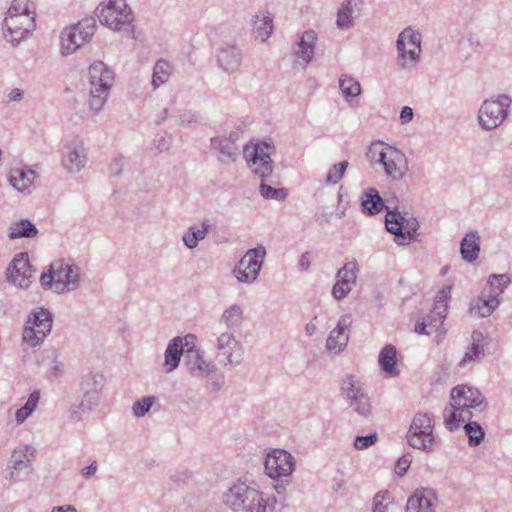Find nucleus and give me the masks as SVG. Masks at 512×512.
Segmentation results:
<instances>
[{
	"mask_svg": "<svg viewBox=\"0 0 512 512\" xmlns=\"http://www.w3.org/2000/svg\"><path fill=\"white\" fill-rule=\"evenodd\" d=\"M97 471V462L93 461L89 466L81 469V475L88 479L92 477Z\"/></svg>",
	"mask_w": 512,
	"mask_h": 512,
	"instance_id": "nucleus-56",
	"label": "nucleus"
},
{
	"mask_svg": "<svg viewBox=\"0 0 512 512\" xmlns=\"http://www.w3.org/2000/svg\"><path fill=\"white\" fill-rule=\"evenodd\" d=\"M435 496L431 490L416 491L406 503V512H435Z\"/></svg>",
	"mask_w": 512,
	"mask_h": 512,
	"instance_id": "nucleus-30",
	"label": "nucleus"
},
{
	"mask_svg": "<svg viewBox=\"0 0 512 512\" xmlns=\"http://www.w3.org/2000/svg\"><path fill=\"white\" fill-rule=\"evenodd\" d=\"M252 32L255 39L266 41L273 30L272 19L269 15H255L252 20Z\"/></svg>",
	"mask_w": 512,
	"mask_h": 512,
	"instance_id": "nucleus-38",
	"label": "nucleus"
},
{
	"mask_svg": "<svg viewBox=\"0 0 512 512\" xmlns=\"http://www.w3.org/2000/svg\"><path fill=\"white\" fill-rule=\"evenodd\" d=\"M265 256L266 249L264 246L249 249L233 270L237 280L244 283H253L259 276Z\"/></svg>",
	"mask_w": 512,
	"mask_h": 512,
	"instance_id": "nucleus-18",
	"label": "nucleus"
},
{
	"mask_svg": "<svg viewBox=\"0 0 512 512\" xmlns=\"http://www.w3.org/2000/svg\"><path fill=\"white\" fill-rule=\"evenodd\" d=\"M472 339L473 343L470 347H468L463 358L459 362V367L461 368H465L468 364L481 359L485 355L484 347L481 344L482 334L480 332L474 331L472 333Z\"/></svg>",
	"mask_w": 512,
	"mask_h": 512,
	"instance_id": "nucleus-36",
	"label": "nucleus"
},
{
	"mask_svg": "<svg viewBox=\"0 0 512 512\" xmlns=\"http://www.w3.org/2000/svg\"><path fill=\"white\" fill-rule=\"evenodd\" d=\"M361 207L364 214L376 215L382 210L386 211V230L395 236L398 245L409 244L415 238L419 223L414 217H406L396 207L385 204L379 192L375 188L367 189L361 198Z\"/></svg>",
	"mask_w": 512,
	"mask_h": 512,
	"instance_id": "nucleus-1",
	"label": "nucleus"
},
{
	"mask_svg": "<svg viewBox=\"0 0 512 512\" xmlns=\"http://www.w3.org/2000/svg\"><path fill=\"white\" fill-rule=\"evenodd\" d=\"M156 402L157 397L155 396H144L135 401L131 408L133 416L136 418L144 417Z\"/></svg>",
	"mask_w": 512,
	"mask_h": 512,
	"instance_id": "nucleus-45",
	"label": "nucleus"
},
{
	"mask_svg": "<svg viewBox=\"0 0 512 512\" xmlns=\"http://www.w3.org/2000/svg\"><path fill=\"white\" fill-rule=\"evenodd\" d=\"M260 194L265 199L284 201L288 197V190L286 188H274L265 183H261Z\"/></svg>",
	"mask_w": 512,
	"mask_h": 512,
	"instance_id": "nucleus-46",
	"label": "nucleus"
},
{
	"mask_svg": "<svg viewBox=\"0 0 512 512\" xmlns=\"http://www.w3.org/2000/svg\"><path fill=\"white\" fill-rule=\"evenodd\" d=\"M391 495L388 490L379 491L373 497L372 512H387Z\"/></svg>",
	"mask_w": 512,
	"mask_h": 512,
	"instance_id": "nucleus-48",
	"label": "nucleus"
},
{
	"mask_svg": "<svg viewBox=\"0 0 512 512\" xmlns=\"http://www.w3.org/2000/svg\"><path fill=\"white\" fill-rule=\"evenodd\" d=\"M425 319L428 322L429 328L431 330H437L443 324L445 318H441L438 320V315L434 314L433 308L430 314Z\"/></svg>",
	"mask_w": 512,
	"mask_h": 512,
	"instance_id": "nucleus-52",
	"label": "nucleus"
},
{
	"mask_svg": "<svg viewBox=\"0 0 512 512\" xmlns=\"http://www.w3.org/2000/svg\"><path fill=\"white\" fill-rule=\"evenodd\" d=\"M90 97L89 108L97 113L104 107L114 82L112 70L102 61H95L89 67Z\"/></svg>",
	"mask_w": 512,
	"mask_h": 512,
	"instance_id": "nucleus-7",
	"label": "nucleus"
},
{
	"mask_svg": "<svg viewBox=\"0 0 512 512\" xmlns=\"http://www.w3.org/2000/svg\"><path fill=\"white\" fill-rule=\"evenodd\" d=\"M222 502L234 512H275L277 500L238 479L223 493Z\"/></svg>",
	"mask_w": 512,
	"mask_h": 512,
	"instance_id": "nucleus-2",
	"label": "nucleus"
},
{
	"mask_svg": "<svg viewBox=\"0 0 512 512\" xmlns=\"http://www.w3.org/2000/svg\"><path fill=\"white\" fill-rule=\"evenodd\" d=\"M486 408L485 398L479 390L466 385L456 386L451 390L449 406L443 412L445 426L454 431L460 423L471 420L472 409L482 412Z\"/></svg>",
	"mask_w": 512,
	"mask_h": 512,
	"instance_id": "nucleus-3",
	"label": "nucleus"
},
{
	"mask_svg": "<svg viewBox=\"0 0 512 512\" xmlns=\"http://www.w3.org/2000/svg\"><path fill=\"white\" fill-rule=\"evenodd\" d=\"M398 65L403 69L416 67L421 53V34L411 28L404 29L398 36Z\"/></svg>",
	"mask_w": 512,
	"mask_h": 512,
	"instance_id": "nucleus-16",
	"label": "nucleus"
},
{
	"mask_svg": "<svg viewBox=\"0 0 512 512\" xmlns=\"http://www.w3.org/2000/svg\"><path fill=\"white\" fill-rule=\"evenodd\" d=\"M212 147L219 152L218 158L223 163H233L236 161L239 148L229 139L216 137L211 139Z\"/></svg>",
	"mask_w": 512,
	"mask_h": 512,
	"instance_id": "nucleus-34",
	"label": "nucleus"
},
{
	"mask_svg": "<svg viewBox=\"0 0 512 512\" xmlns=\"http://www.w3.org/2000/svg\"><path fill=\"white\" fill-rule=\"evenodd\" d=\"M480 253V236L477 231L467 233L460 243V254L467 263L477 260Z\"/></svg>",
	"mask_w": 512,
	"mask_h": 512,
	"instance_id": "nucleus-33",
	"label": "nucleus"
},
{
	"mask_svg": "<svg viewBox=\"0 0 512 512\" xmlns=\"http://www.w3.org/2000/svg\"><path fill=\"white\" fill-rule=\"evenodd\" d=\"M412 459H413V457L410 453H407V454H404L403 456H401L396 462L395 472L399 476H403L407 472L408 468L410 467Z\"/></svg>",
	"mask_w": 512,
	"mask_h": 512,
	"instance_id": "nucleus-51",
	"label": "nucleus"
},
{
	"mask_svg": "<svg viewBox=\"0 0 512 512\" xmlns=\"http://www.w3.org/2000/svg\"><path fill=\"white\" fill-rule=\"evenodd\" d=\"M183 368L191 378L204 382L205 387L211 391H219L225 383L224 374L212 361L205 358L200 349H186Z\"/></svg>",
	"mask_w": 512,
	"mask_h": 512,
	"instance_id": "nucleus-5",
	"label": "nucleus"
},
{
	"mask_svg": "<svg viewBox=\"0 0 512 512\" xmlns=\"http://www.w3.org/2000/svg\"><path fill=\"white\" fill-rule=\"evenodd\" d=\"M317 40L315 31H305L299 41L297 42V49L295 50L296 60L293 63L295 69H305L314 55V45Z\"/></svg>",
	"mask_w": 512,
	"mask_h": 512,
	"instance_id": "nucleus-27",
	"label": "nucleus"
},
{
	"mask_svg": "<svg viewBox=\"0 0 512 512\" xmlns=\"http://www.w3.org/2000/svg\"><path fill=\"white\" fill-rule=\"evenodd\" d=\"M159 65H160V60H158L155 65H154V69H153V75H152V86L154 89H157L159 87V81H160V76H159V72H158V68H159Z\"/></svg>",
	"mask_w": 512,
	"mask_h": 512,
	"instance_id": "nucleus-58",
	"label": "nucleus"
},
{
	"mask_svg": "<svg viewBox=\"0 0 512 512\" xmlns=\"http://www.w3.org/2000/svg\"><path fill=\"white\" fill-rule=\"evenodd\" d=\"M96 23L94 18H85L77 24L64 29L61 32V52L63 55H70L80 48L85 42L90 41Z\"/></svg>",
	"mask_w": 512,
	"mask_h": 512,
	"instance_id": "nucleus-15",
	"label": "nucleus"
},
{
	"mask_svg": "<svg viewBox=\"0 0 512 512\" xmlns=\"http://www.w3.org/2000/svg\"><path fill=\"white\" fill-rule=\"evenodd\" d=\"M367 157L372 163L380 164L384 169L385 175L394 181L401 180L407 172V158L405 154L398 148L384 144L381 141L370 145Z\"/></svg>",
	"mask_w": 512,
	"mask_h": 512,
	"instance_id": "nucleus-6",
	"label": "nucleus"
},
{
	"mask_svg": "<svg viewBox=\"0 0 512 512\" xmlns=\"http://www.w3.org/2000/svg\"><path fill=\"white\" fill-rule=\"evenodd\" d=\"M512 100L506 94L486 99L478 111V123L483 130L491 131L499 127L508 117Z\"/></svg>",
	"mask_w": 512,
	"mask_h": 512,
	"instance_id": "nucleus-10",
	"label": "nucleus"
},
{
	"mask_svg": "<svg viewBox=\"0 0 512 512\" xmlns=\"http://www.w3.org/2000/svg\"><path fill=\"white\" fill-rule=\"evenodd\" d=\"M123 167V158H116L109 166V172L113 176H117L121 173Z\"/></svg>",
	"mask_w": 512,
	"mask_h": 512,
	"instance_id": "nucleus-53",
	"label": "nucleus"
},
{
	"mask_svg": "<svg viewBox=\"0 0 512 512\" xmlns=\"http://www.w3.org/2000/svg\"><path fill=\"white\" fill-rule=\"evenodd\" d=\"M465 422L464 430L468 437V443L471 447H476L484 439V430L478 422L470 420H466Z\"/></svg>",
	"mask_w": 512,
	"mask_h": 512,
	"instance_id": "nucleus-42",
	"label": "nucleus"
},
{
	"mask_svg": "<svg viewBox=\"0 0 512 512\" xmlns=\"http://www.w3.org/2000/svg\"><path fill=\"white\" fill-rule=\"evenodd\" d=\"M351 324L352 318L350 315L340 317L336 327L330 332L326 341V348L329 351L339 352L346 347L349 339L346 331Z\"/></svg>",
	"mask_w": 512,
	"mask_h": 512,
	"instance_id": "nucleus-28",
	"label": "nucleus"
},
{
	"mask_svg": "<svg viewBox=\"0 0 512 512\" xmlns=\"http://www.w3.org/2000/svg\"><path fill=\"white\" fill-rule=\"evenodd\" d=\"M340 393L349 408L361 417L372 414L371 399L362 380L353 374H346L340 383Z\"/></svg>",
	"mask_w": 512,
	"mask_h": 512,
	"instance_id": "nucleus-9",
	"label": "nucleus"
},
{
	"mask_svg": "<svg viewBox=\"0 0 512 512\" xmlns=\"http://www.w3.org/2000/svg\"><path fill=\"white\" fill-rule=\"evenodd\" d=\"M100 23L112 30L121 31L133 21L131 8L125 0H107L101 2L95 11Z\"/></svg>",
	"mask_w": 512,
	"mask_h": 512,
	"instance_id": "nucleus-11",
	"label": "nucleus"
},
{
	"mask_svg": "<svg viewBox=\"0 0 512 512\" xmlns=\"http://www.w3.org/2000/svg\"><path fill=\"white\" fill-rule=\"evenodd\" d=\"M378 364L387 377H396L399 375L397 368V350L392 344L385 345L378 357Z\"/></svg>",
	"mask_w": 512,
	"mask_h": 512,
	"instance_id": "nucleus-32",
	"label": "nucleus"
},
{
	"mask_svg": "<svg viewBox=\"0 0 512 512\" xmlns=\"http://www.w3.org/2000/svg\"><path fill=\"white\" fill-rule=\"evenodd\" d=\"M52 323L53 316L49 310L40 308L32 312L23 329V341L31 347L39 345L51 332Z\"/></svg>",
	"mask_w": 512,
	"mask_h": 512,
	"instance_id": "nucleus-14",
	"label": "nucleus"
},
{
	"mask_svg": "<svg viewBox=\"0 0 512 512\" xmlns=\"http://www.w3.org/2000/svg\"><path fill=\"white\" fill-rule=\"evenodd\" d=\"M273 146L266 142H260L253 146H245L243 149L246 158L253 173L262 180L272 174L273 161L271 159V151Z\"/></svg>",
	"mask_w": 512,
	"mask_h": 512,
	"instance_id": "nucleus-17",
	"label": "nucleus"
},
{
	"mask_svg": "<svg viewBox=\"0 0 512 512\" xmlns=\"http://www.w3.org/2000/svg\"><path fill=\"white\" fill-rule=\"evenodd\" d=\"M40 400V393L39 391H33L24 406L17 409L15 412V421L17 425L23 424L36 410L38 403Z\"/></svg>",
	"mask_w": 512,
	"mask_h": 512,
	"instance_id": "nucleus-41",
	"label": "nucleus"
},
{
	"mask_svg": "<svg viewBox=\"0 0 512 512\" xmlns=\"http://www.w3.org/2000/svg\"><path fill=\"white\" fill-rule=\"evenodd\" d=\"M35 448L31 445H23L15 448L8 462V473L6 479L13 482L24 480L32 473V461Z\"/></svg>",
	"mask_w": 512,
	"mask_h": 512,
	"instance_id": "nucleus-19",
	"label": "nucleus"
},
{
	"mask_svg": "<svg viewBox=\"0 0 512 512\" xmlns=\"http://www.w3.org/2000/svg\"><path fill=\"white\" fill-rule=\"evenodd\" d=\"M33 4L29 0H13L3 24V35L12 45H18L34 29Z\"/></svg>",
	"mask_w": 512,
	"mask_h": 512,
	"instance_id": "nucleus-4",
	"label": "nucleus"
},
{
	"mask_svg": "<svg viewBox=\"0 0 512 512\" xmlns=\"http://www.w3.org/2000/svg\"><path fill=\"white\" fill-rule=\"evenodd\" d=\"M174 71V67L167 61L162 60V84L165 82L163 76H170Z\"/></svg>",
	"mask_w": 512,
	"mask_h": 512,
	"instance_id": "nucleus-60",
	"label": "nucleus"
},
{
	"mask_svg": "<svg viewBox=\"0 0 512 512\" xmlns=\"http://www.w3.org/2000/svg\"><path fill=\"white\" fill-rule=\"evenodd\" d=\"M264 467L266 474L276 481L275 491L279 495L284 494L295 470V459L292 454L283 449H274L267 453Z\"/></svg>",
	"mask_w": 512,
	"mask_h": 512,
	"instance_id": "nucleus-8",
	"label": "nucleus"
},
{
	"mask_svg": "<svg viewBox=\"0 0 512 512\" xmlns=\"http://www.w3.org/2000/svg\"><path fill=\"white\" fill-rule=\"evenodd\" d=\"M511 277L504 274H491L488 283L491 292L488 299L478 298L471 302L469 314L477 317L490 316L500 304L499 296L511 284Z\"/></svg>",
	"mask_w": 512,
	"mask_h": 512,
	"instance_id": "nucleus-12",
	"label": "nucleus"
},
{
	"mask_svg": "<svg viewBox=\"0 0 512 512\" xmlns=\"http://www.w3.org/2000/svg\"><path fill=\"white\" fill-rule=\"evenodd\" d=\"M243 309L238 304H233L225 309L220 317V323L223 324L228 331L234 330L243 323Z\"/></svg>",
	"mask_w": 512,
	"mask_h": 512,
	"instance_id": "nucleus-39",
	"label": "nucleus"
},
{
	"mask_svg": "<svg viewBox=\"0 0 512 512\" xmlns=\"http://www.w3.org/2000/svg\"><path fill=\"white\" fill-rule=\"evenodd\" d=\"M209 228L210 224L208 220H204L202 222L201 228H198L197 226L189 227L187 233L183 236L185 246L189 249L197 247L198 242L206 237Z\"/></svg>",
	"mask_w": 512,
	"mask_h": 512,
	"instance_id": "nucleus-40",
	"label": "nucleus"
},
{
	"mask_svg": "<svg viewBox=\"0 0 512 512\" xmlns=\"http://www.w3.org/2000/svg\"><path fill=\"white\" fill-rule=\"evenodd\" d=\"M348 162L347 161H343V162H340L338 164H334L328 171L327 173V176H326V179H325V182L327 184H332V185H335L337 183L340 182V180L342 179L347 167H348Z\"/></svg>",
	"mask_w": 512,
	"mask_h": 512,
	"instance_id": "nucleus-47",
	"label": "nucleus"
},
{
	"mask_svg": "<svg viewBox=\"0 0 512 512\" xmlns=\"http://www.w3.org/2000/svg\"><path fill=\"white\" fill-rule=\"evenodd\" d=\"M37 234L38 229L28 219H20L12 223L8 229V237L12 240L18 238H34Z\"/></svg>",
	"mask_w": 512,
	"mask_h": 512,
	"instance_id": "nucleus-35",
	"label": "nucleus"
},
{
	"mask_svg": "<svg viewBox=\"0 0 512 512\" xmlns=\"http://www.w3.org/2000/svg\"><path fill=\"white\" fill-rule=\"evenodd\" d=\"M450 292L451 287L447 286L441 289L435 297L434 314L438 315V320L441 318H446Z\"/></svg>",
	"mask_w": 512,
	"mask_h": 512,
	"instance_id": "nucleus-43",
	"label": "nucleus"
},
{
	"mask_svg": "<svg viewBox=\"0 0 512 512\" xmlns=\"http://www.w3.org/2000/svg\"><path fill=\"white\" fill-rule=\"evenodd\" d=\"M414 113L411 107L404 106L400 112V121L402 124H407L413 119Z\"/></svg>",
	"mask_w": 512,
	"mask_h": 512,
	"instance_id": "nucleus-54",
	"label": "nucleus"
},
{
	"mask_svg": "<svg viewBox=\"0 0 512 512\" xmlns=\"http://www.w3.org/2000/svg\"><path fill=\"white\" fill-rule=\"evenodd\" d=\"M339 87L346 98H354L361 94L360 83L356 79L348 75H343L340 77Z\"/></svg>",
	"mask_w": 512,
	"mask_h": 512,
	"instance_id": "nucleus-44",
	"label": "nucleus"
},
{
	"mask_svg": "<svg viewBox=\"0 0 512 512\" xmlns=\"http://www.w3.org/2000/svg\"><path fill=\"white\" fill-rule=\"evenodd\" d=\"M105 385V377L100 372H89L84 375L80 382V391L82 393V410H92L97 406L102 389Z\"/></svg>",
	"mask_w": 512,
	"mask_h": 512,
	"instance_id": "nucleus-22",
	"label": "nucleus"
},
{
	"mask_svg": "<svg viewBox=\"0 0 512 512\" xmlns=\"http://www.w3.org/2000/svg\"><path fill=\"white\" fill-rule=\"evenodd\" d=\"M186 350H183V339L182 337L173 338L164 353V362L162 363V368L165 372L170 373L174 371L181 361V357H184Z\"/></svg>",
	"mask_w": 512,
	"mask_h": 512,
	"instance_id": "nucleus-31",
	"label": "nucleus"
},
{
	"mask_svg": "<svg viewBox=\"0 0 512 512\" xmlns=\"http://www.w3.org/2000/svg\"><path fill=\"white\" fill-rule=\"evenodd\" d=\"M23 97H24V93L19 88L12 89L10 91V93L8 94V98L10 101H20L23 99Z\"/></svg>",
	"mask_w": 512,
	"mask_h": 512,
	"instance_id": "nucleus-59",
	"label": "nucleus"
},
{
	"mask_svg": "<svg viewBox=\"0 0 512 512\" xmlns=\"http://www.w3.org/2000/svg\"><path fill=\"white\" fill-rule=\"evenodd\" d=\"M61 163L68 173L80 172L87 163L84 141L79 136L65 142L62 149Z\"/></svg>",
	"mask_w": 512,
	"mask_h": 512,
	"instance_id": "nucleus-21",
	"label": "nucleus"
},
{
	"mask_svg": "<svg viewBox=\"0 0 512 512\" xmlns=\"http://www.w3.org/2000/svg\"><path fill=\"white\" fill-rule=\"evenodd\" d=\"M378 441V434L376 432L366 436H357L354 439L353 446L356 450H365L376 444Z\"/></svg>",
	"mask_w": 512,
	"mask_h": 512,
	"instance_id": "nucleus-49",
	"label": "nucleus"
},
{
	"mask_svg": "<svg viewBox=\"0 0 512 512\" xmlns=\"http://www.w3.org/2000/svg\"><path fill=\"white\" fill-rule=\"evenodd\" d=\"M51 512H77V510L72 505H65L54 507Z\"/></svg>",
	"mask_w": 512,
	"mask_h": 512,
	"instance_id": "nucleus-63",
	"label": "nucleus"
},
{
	"mask_svg": "<svg viewBox=\"0 0 512 512\" xmlns=\"http://www.w3.org/2000/svg\"><path fill=\"white\" fill-rule=\"evenodd\" d=\"M183 339V348H195V342L197 340V337L193 334H187Z\"/></svg>",
	"mask_w": 512,
	"mask_h": 512,
	"instance_id": "nucleus-61",
	"label": "nucleus"
},
{
	"mask_svg": "<svg viewBox=\"0 0 512 512\" xmlns=\"http://www.w3.org/2000/svg\"><path fill=\"white\" fill-rule=\"evenodd\" d=\"M63 371L64 364L61 361H57L56 359H54L51 366V374L54 377H59L63 374Z\"/></svg>",
	"mask_w": 512,
	"mask_h": 512,
	"instance_id": "nucleus-57",
	"label": "nucleus"
},
{
	"mask_svg": "<svg viewBox=\"0 0 512 512\" xmlns=\"http://www.w3.org/2000/svg\"><path fill=\"white\" fill-rule=\"evenodd\" d=\"M363 0H344L338 9L336 25L339 29L347 30L354 25V19L363 8Z\"/></svg>",
	"mask_w": 512,
	"mask_h": 512,
	"instance_id": "nucleus-29",
	"label": "nucleus"
},
{
	"mask_svg": "<svg viewBox=\"0 0 512 512\" xmlns=\"http://www.w3.org/2000/svg\"><path fill=\"white\" fill-rule=\"evenodd\" d=\"M358 264L356 261L346 263L336 274V283L332 295L336 300L344 299L356 284Z\"/></svg>",
	"mask_w": 512,
	"mask_h": 512,
	"instance_id": "nucleus-24",
	"label": "nucleus"
},
{
	"mask_svg": "<svg viewBox=\"0 0 512 512\" xmlns=\"http://www.w3.org/2000/svg\"><path fill=\"white\" fill-rule=\"evenodd\" d=\"M33 272L28 254L20 253L9 264L6 279L9 283L20 289H27L32 283Z\"/></svg>",
	"mask_w": 512,
	"mask_h": 512,
	"instance_id": "nucleus-23",
	"label": "nucleus"
},
{
	"mask_svg": "<svg viewBox=\"0 0 512 512\" xmlns=\"http://www.w3.org/2000/svg\"><path fill=\"white\" fill-rule=\"evenodd\" d=\"M40 283L43 288H50L55 292L56 274L54 263L50 266L48 273H42L40 277Z\"/></svg>",
	"mask_w": 512,
	"mask_h": 512,
	"instance_id": "nucleus-50",
	"label": "nucleus"
},
{
	"mask_svg": "<svg viewBox=\"0 0 512 512\" xmlns=\"http://www.w3.org/2000/svg\"><path fill=\"white\" fill-rule=\"evenodd\" d=\"M427 328H429L428 322L423 318L416 322L414 330L417 334L430 335L431 331H428Z\"/></svg>",
	"mask_w": 512,
	"mask_h": 512,
	"instance_id": "nucleus-55",
	"label": "nucleus"
},
{
	"mask_svg": "<svg viewBox=\"0 0 512 512\" xmlns=\"http://www.w3.org/2000/svg\"><path fill=\"white\" fill-rule=\"evenodd\" d=\"M56 284L55 292L63 293L76 290L80 285V269L77 265L63 262L54 263Z\"/></svg>",
	"mask_w": 512,
	"mask_h": 512,
	"instance_id": "nucleus-25",
	"label": "nucleus"
},
{
	"mask_svg": "<svg viewBox=\"0 0 512 512\" xmlns=\"http://www.w3.org/2000/svg\"><path fill=\"white\" fill-rule=\"evenodd\" d=\"M299 268L302 271L308 270L310 267V261L308 258V253H304L301 255L299 262H298Z\"/></svg>",
	"mask_w": 512,
	"mask_h": 512,
	"instance_id": "nucleus-62",
	"label": "nucleus"
},
{
	"mask_svg": "<svg viewBox=\"0 0 512 512\" xmlns=\"http://www.w3.org/2000/svg\"><path fill=\"white\" fill-rule=\"evenodd\" d=\"M216 357L223 367L238 366L243 358V348L231 331L218 335L216 340Z\"/></svg>",
	"mask_w": 512,
	"mask_h": 512,
	"instance_id": "nucleus-20",
	"label": "nucleus"
},
{
	"mask_svg": "<svg viewBox=\"0 0 512 512\" xmlns=\"http://www.w3.org/2000/svg\"><path fill=\"white\" fill-rule=\"evenodd\" d=\"M434 421L430 413H417L411 422L407 432L408 444L419 450L430 452L434 443Z\"/></svg>",
	"mask_w": 512,
	"mask_h": 512,
	"instance_id": "nucleus-13",
	"label": "nucleus"
},
{
	"mask_svg": "<svg viewBox=\"0 0 512 512\" xmlns=\"http://www.w3.org/2000/svg\"><path fill=\"white\" fill-rule=\"evenodd\" d=\"M242 59V51L235 44L224 43L216 51L217 66L228 74L235 73L239 70Z\"/></svg>",
	"mask_w": 512,
	"mask_h": 512,
	"instance_id": "nucleus-26",
	"label": "nucleus"
},
{
	"mask_svg": "<svg viewBox=\"0 0 512 512\" xmlns=\"http://www.w3.org/2000/svg\"><path fill=\"white\" fill-rule=\"evenodd\" d=\"M35 177L34 170L13 169L10 172L9 181L15 189L24 192L29 189Z\"/></svg>",
	"mask_w": 512,
	"mask_h": 512,
	"instance_id": "nucleus-37",
	"label": "nucleus"
},
{
	"mask_svg": "<svg viewBox=\"0 0 512 512\" xmlns=\"http://www.w3.org/2000/svg\"><path fill=\"white\" fill-rule=\"evenodd\" d=\"M239 134H240L239 131L234 130L229 133L228 137H224V138L229 139L230 142H233L234 144H236V141L239 139Z\"/></svg>",
	"mask_w": 512,
	"mask_h": 512,
	"instance_id": "nucleus-64",
	"label": "nucleus"
}]
</instances>
